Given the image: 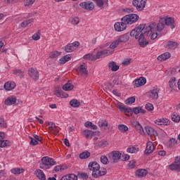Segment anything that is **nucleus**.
I'll list each match as a JSON object with an SVG mask.
<instances>
[{
  "mask_svg": "<svg viewBox=\"0 0 180 180\" xmlns=\"http://www.w3.org/2000/svg\"><path fill=\"white\" fill-rule=\"evenodd\" d=\"M149 32H155V22H150L147 26L145 24H141L131 31L130 37L139 39L141 36L146 34V33H149Z\"/></svg>",
  "mask_w": 180,
  "mask_h": 180,
  "instance_id": "1",
  "label": "nucleus"
},
{
  "mask_svg": "<svg viewBox=\"0 0 180 180\" xmlns=\"http://www.w3.org/2000/svg\"><path fill=\"white\" fill-rule=\"evenodd\" d=\"M89 169L92 172L93 178H99L106 175L107 170L105 168H101L99 164L96 162H90L89 163Z\"/></svg>",
  "mask_w": 180,
  "mask_h": 180,
  "instance_id": "2",
  "label": "nucleus"
},
{
  "mask_svg": "<svg viewBox=\"0 0 180 180\" xmlns=\"http://www.w3.org/2000/svg\"><path fill=\"white\" fill-rule=\"evenodd\" d=\"M53 165H57V162L49 156L43 157L41 161H39V168H41V169H50Z\"/></svg>",
  "mask_w": 180,
  "mask_h": 180,
  "instance_id": "3",
  "label": "nucleus"
},
{
  "mask_svg": "<svg viewBox=\"0 0 180 180\" xmlns=\"http://www.w3.org/2000/svg\"><path fill=\"white\" fill-rule=\"evenodd\" d=\"M137 20H139L137 14H129L122 18V21L125 22L127 25H133V23H136Z\"/></svg>",
  "mask_w": 180,
  "mask_h": 180,
  "instance_id": "4",
  "label": "nucleus"
},
{
  "mask_svg": "<svg viewBox=\"0 0 180 180\" xmlns=\"http://www.w3.org/2000/svg\"><path fill=\"white\" fill-rule=\"evenodd\" d=\"M146 4H147V0H133L132 5L135 6L137 11L141 12V11H144V8H146Z\"/></svg>",
  "mask_w": 180,
  "mask_h": 180,
  "instance_id": "5",
  "label": "nucleus"
},
{
  "mask_svg": "<svg viewBox=\"0 0 180 180\" xmlns=\"http://www.w3.org/2000/svg\"><path fill=\"white\" fill-rule=\"evenodd\" d=\"M108 158L111 162H117L122 158V153L118 150H114L108 154Z\"/></svg>",
  "mask_w": 180,
  "mask_h": 180,
  "instance_id": "6",
  "label": "nucleus"
},
{
  "mask_svg": "<svg viewBox=\"0 0 180 180\" xmlns=\"http://www.w3.org/2000/svg\"><path fill=\"white\" fill-rule=\"evenodd\" d=\"M169 169L170 171H178L180 172V156L174 158V162L169 165Z\"/></svg>",
  "mask_w": 180,
  "mask_h": 180,
  "instance_id": "7",
  "label": "nucleus"
},
{
  "mask_svg": "<svg viewBox=\"0 0 180 180\" xmlns=\"http://www.w3.org/2000/svg\"><path fill=\"white\" fill-rule=\"evenodd\" d=\"M78 47H79V42L76 41L72 44L66 45L65 47V51H66V53H72V51L77 50Z\"/></svg>",
  "mask_w": 180,
  "mask_h": 180,
  "instance_id": "8",
  "label": "nucleus"
},
{
  "mask_svg": "<svg viewBox=\"0 0 180 180\" xmlns=\"http://www.w3.org/2000/svg\"><path fill=\"white\" fill-rule=\"evenodd\" d=\"M28 75L32 78V79H33V81H37L39 78V71H37V69L36 68H28Z\"/></svg>",
  "mask_w": 180,
  "mask_h": 180,
  "instance_id": "9",
  "label": "nucleus"
},
{
  "mask_svg": "<svg viewBox=\"0 0 180 180\" xmlns=\"http://www.w3.org/2000/svg\"><path fill=\"white\" fill-rule=\"evenodd\" d=\"M111 54H113V51H111L110 50H104L97 52L96 55L94 56V57L96 60H98L99 58H105V57H108V56H111Z\"/></svg>",
  "mask_w": 180,
  "mask_h": 180,
  "instance_id": "10",
  "label": "nucleus"
},
{
  "mask_svg": "<svg viewBox=\"0 0 180 180\" xmlns=\"http://www.w3.org/2000/svg\"><path fill=\"white\" fill-rule=\"evenodd\" d=\"M76 71L79 74V75H83L84 77H88V69H86V65L85 63L80 65L76 70Z\"/></svg>",
  "mask_w": 180,
  "mask_h": 180,
  "instance_id": "11",
  "label": "nucleus"
},
{
  "mask_svg": "<svg viewBox=\"0 0 180 180\" xmlns=\"http://www.w3.org/2000/svg\"><path fill=\"white\" fill-rule=\"evenodd\" d=\"M114 27L116 32H123V30H126L127 24L124 21H122L121 22H115Z\"/></svg>",
  "mask_w": 180,
  "mask_h": 180,
  "instance_id": "12",
  "label": "nucleus"
},
{
  "mask_svg": "<svg viewBox=\"0 0 180 180\" xmlns=\"http://www.w3.org/2000/svg\"><path fill=\"white\" fill-rule=\"evenodd\" d=\"M132 127H134L136 131L140 134H144V129L139 121L133 120L131 122Z\"/></svg>",
  "mask_w": 180,
  "mask_h": 180,
  "instance_id": "13",
  "label": "nucleus"
},
{
  "mask_svg": "<svg viewBox=\"0 0 180 180\" xmlns=\"http://www.w3.org/2000/svg\"><path fill=\"white\" fill-rule=\"evenodd\" d=\"M11 142L8 140H5V133L0 132V147L5 148L9 147Z\"/></svg>",
  "mask_w": 180,
  "mask_h": 180,
  "instance_id": "14",
  "label": "nucleus"
},
{
  "mask_svg": "<svg viewBox=\"0 0 180 180\" xmlns=\"http://www.w3.org/2000/svg\"><path fill=\"white\" fill-rule=\"evenodd\" d=\"M79 5L83 9L86 11H93L95 8V5L92 1L82 2Z\"/></svg>",
  "mask_w": 180,
  "mask_h": 180,
  "instance_id": "15",
  "label": "nucleus"
},
{
  "mask_svg": "<svg viewBox=\"0 0 180 180\" xmlns=\"http://www.w3.org/2000/svg\"><path fill=\"white\" fill-rule=\"evenodd\" d=\"M134 82L135 84L134 85V88H140V86H143V85H146L147 79L146 77H139V79H135Z\"/></svg>",
  "mask_w": 180,
  "mask_h": 180,
  "instance_id": "16",
  "label": "nucleus"
},
{
  "mask_svg": "<svg viewBox=\"0 0 180 180\" xmlns=\"http://www.w3.org/2000/svg\"><path fill=\"white\" fill-rule=\"evenodd\" d=\"M159 93H160V89L155 88L149 91L148 96L150 99L155 100L158 98Z\"/></svg>",
  "mask_w": 180,
  "mask_h": 180,
  "instance_id": "17",
  "label": "nucleus"
},
{
  "mask_svg": "<svg viewBox=\"0 0 180 180\" xmlns=\"http://www.w3.org/2000/svg\"><path fill=\"white\" fill-rule=\"evenodd\" d=\"M4 88L6 91H13L16 88V83L15 82L8 81L4 84Z\"/></svg>",
  "mask_w": 180,
  "mask_h": 180,
  "instance_id": "18",
  "label": "nucleus"
},
{
  "mask_svg": "<svg viewBox=\"0 0 180 180\" xmlns=\"http://www.w3.org/2000/svg\"><path fill=\"white\" fill-rule=\"evenodd\" d=\"M165 23L167 26H169L171 29H175V19L171 17L165 18Z\"/></svg>",
  "mask_w": 180,
  "mask_h": 180,
  "instance_id": "19",
  "label": "nucleus"
},
{
  "mask_svg": "<svg viewBox=\"0 0 180 180\" xmlns=\"http://www.w3.org/2000/svg\"><path fill=\"white\" fill-rule=\"evenodd\" d=\"M178 42L174 41H168L166 43L165 48L167 50H175L178 47Z\"/></svg>",
  "mask_w": 180,
  "mask_h": 180,
  "instance_id": "20",
  "label": "nucleus"
},
{
  "mask_svg": "<svg viewBox=\"0 0 180 180\" xmlns=\"http://www.w3.org/2000/svg\"><path fill=\"white\" fill-rule=\"evenodd\" d=\"M164 27H165V18H160L158 25L157 23H155V30L162 32Z\"/></svg>",
  "mask_w": 180,
  "mask_h": 180,
  "instance_id": "21",
  "label": "nucleus"
},
{
  "mask_svg": "<svg viewBox=\"0 0 180 180\" xmlns=\"http://www.w3.org/2000/svg\"><path fill=\"white\" fill-rule=\"evenodd\" d=\"M136 40H138L140 47H146V46H148V41L146 39L144 35H142L139 37V38H137Z\"/></svg>",
  "mask_w": 180,
  "mask_h": 180,
  "instance_id": "22",
  "label": "nucleus"
},
{
  "mask_svg": "<svg viewBox=\"0 0 180 180\" xmlns=\"http://www.w3.org/2000/svg\"><path fill=\"white\" fill-rule=\"evenodd\" d=\"M154 151V144L151 141H148L146 144V148L145 150L144 154L148 155Z\"/></svg>",
  "mask_w": 180,
  "mask_h": 180,
  "instance_id": "23",
  "label": "nucleus"
},
{
  "mask_svg": "<svg viewBox=\"0 0 180 180\" xmlns=\"http://www.w3.org/2000/svg\"><path fill=\"white\" fill-rule=\"evenodd\" d=\"M154 123L159 126H168L169 124V120L167 118L158 119L154 121Z\"/></svg>",
  "mask_w": 180,
  "mask_h": 180,
  "instance_id": "24",
  "label": "nucleus"
},
{
  "mask_svg": "<svg viewBox=\"0 0 180 180\" xmlns=\"http://www.w3.org/2000/svg\"><path fill=\"white\" fill-rule=\"evenodd\" d=\"M34 175L39 180H46V174H44V172L40 169H37L34 171Z\"/></svg>",
  "mask_w": 180,
  "mask_h": 180,
  "instance_id": "25",
  "label": "nucleus"
},
{
  "mask_svg": "<svg viewBox=\"0 0 180 180\" xmlns=\"http://www.w3.org/2000/svg\"><path fill=\"white\" fill-rule=\"evenodd\" d=\"M145 130L150 137H155L157 136V131L154 130V129L150 126H147L145 127Z\"/></svg>",
  "mask_w": 180,
  "mask_h": 180,
  "instance_id": "26",
  "label": "nucleus"
},
{
  "mask_svg": "<svg viewBox=\"0 0 180 180\" xmlns=\"http://www.w3.org/2000/svg\"><path fill=\"white\" fill-rule=\"evenodd\" d=\"M16 101H18L16 99V97L15 96H11L8 98H7L4 103H5V105H6L7 106H11L12 105H15V103H16Z\"/></svg>",
  "mask_w": 180,
  "mask_h": 180,
  "instance_id": "27",
  "label": "nucleus"
},
{
  "mask_svg": "<svg viewBox=\"0 0 180 180\" xmlns=\"http://www.w3.org/2000/svg\"><path fill=\"white\" fill-rule=\"evenodd\" d=\"M168 58H171V53L165 52L160 56H159L157 58L158 61H166Z\"/></svg>",
  "mask_w": 180,
  "mask_h": 180,
  "instance_id": "28",
  "label": "nucleus"
},
{
  "mask_svg": "<svg viewBox=\"0 0 180 180\" xmlns=\"http://www.w3.org/2000/svg\"><path fill=\"white\" fill-rule=\"evenodd\" d=\"M147 174H148V171L144 169H139L136 171V176H138V178L146 176Z\"/></svg>",
  "mask_w": 180,
  "mask_h": 180,
  "instance_id": "29",
  "label": "nucleus"
},
{
  "mask_svg": "<svg viewBox=\"0 0 180 180\" xmlns=\"http://www.w3.org/2000/svg\"><path fill=\"white\" fill-rule=\"evenodd\" d=\"M117 40L120 43H127V41L130 40V37L129 36V34H122L117 39Z\"/></svg>",
  "mask_w": 180,
  "mask_h": 180,
  "instance_id": "30",
  "label": "nucleus"
},
{
  "mask_svg": "<svg viewBox=\"0 0 180 180\" xmlns=\"http://www.w3.org/2000/svg\"><path fill=\"white\" fill-rule=\"evenodd\" d=\"M13 74L17 77H20V78H23V77H25V72L22 71L20 69L13 70Z\"/></svg>",
  "mask_w": 180,
  "mask_h": 180,
  "instance_id": "31",
  "label": "nucleus"
},
{
  "mask_svg": "<svg viewBox=\"0 0 180 180\" xmlns=\"http://www.w3.org/2000/svg\"><path fill=\"white\" fill-rule=\"evenodd\" d=\"M132 112H134L135 115H139V113H142V115H144L146 111L141 107H136L133 108Z\"/></svg>",
  "mask_w": 180,
  "mask_h": 180,
  "instance_id": "32",
  "label": "nucleus"
},
{
  "mask_svg": "<svg viewBox=\"0 0 180 180\" xmlns=\"http://www.w3.org/2000/svg\"><path fill=\"white\" fill-rule=\"evenodd\" d=\"M63 91H72L74 89V86L70 82L66 83L63 86Z\"/></svg>",
  "mask_w": 180,
  "mask_h": 180,
  "instance_id": "33",
  "label": "nucleus"
},
{
  "mask_svg": "<svg viewBox=\"0 0 180 180\" xmlns=\"http://www.w3.org/2000/svg\"><path fill=\"white\" fill-rule=\"evenodd\" d=\"M25 170L23 169H20L19 167L13 168L11 170V174L14 175H20Z\"/></svg>",
  "mask_w": 180,
  "mask_h": 180,
  "instance_id": "34",
  "label": "nucleus"
},
{
  "mask_svg": "<svg viewBox=\"0 0 180 180\" xmlns=\"http://www.w3.org/2000/svg\"><path fill=\"white\" fill-rule=\"evenodd\" d=\"M108 67L109 68H111V71L113 72L117 71V70L120 68L119 65H116V63L113 61L109 63Z\"/></svg>",
  "mask_w": 180,
  "mask_h": 180,
  "instance_id": "35",
  "label": "nucleus"
},
{
  "mask_svg": "<svg viewBox=\"0 0 180 180\" xmlns=\"http://www.w3.org/2000/svg\"><path fill=\"white\" fill-rule=\"evenodd\" d=\"M91 157V153L89 151H84L79 154V158L81 160H86V158H89Z\"/></svg>",
  "mask_w": 180,
  "mask_h": 180,
  "instance_id": "36",
  "label": "nucleus"
},
{
  "mask_svg": "<svg viewBox=\"0 0 180 180\" xmlns=\"http://www.w3.org/2000/svg\"><path fill=\"white\" fill-rule=\"evenodd\" d=\"M171 116H172V120L173 122H175L176 123H179L180 117L179 113L173 112Z\"/></svg>",
  "mask_w": 180,
  "mask_h": 180,
  "instance_id": "37",
  "label": "nucleus"
},
{
  "mask_svg": "<svg viewBox=\"0 0 180 180\" xmlns=\"http://www.w3.org/2000/svg\"><path fill=\"white\" fill-rule=\"evenodd\" d=\"M94 2H96L97 6L98 8H103V4H108V0H93Z\"/></svg>",
  "mask_w": 180,
  "mask_h": 180,
  "instance_id": "38",
  "label": "nucleus"
},
{
  "mask_svg": "<svg viewBox=\"0 0 180 180\" xmlns=\"http://www.w3.org/2000/svg\"><path fill=\"white\" fill-rule=\"evenodd\" d=\"M127 153H130L131 154L139 153V147L130 146L127 149Z\"/></svg>",
  "mask_w": 180,
  "mask_h": 180,
  "instance_id": "39",
  "label": "nucleus"
},
{
  "mask_svg": "<svg viewBox=\"0 0 180 180\" xmlns=\"http://www.w3.org/2000/svg\"><path fill=\"white\" fill-rule=\"evenodd\" d=\"M55 94L56 96H58V98H68V94H65L63 91H56Z\"/></svg>",
  "mask_w": 180,
  "mask_h": 180,
  "instance_id": "40",
  "label": "nucleus"
},
{
  "mask_svg": "<svg viewBox=\"0 0 180 180\" xmlns=\"http://www.w3.org/2000/svg\"><path fill=\"white\" fill-rule=\"evenodd\" d=\"M30 23H33V18H30L23 21L22 22H21L20 26L21 27H27L28 25H30Z\"/></svg>",
  "mask_w": 180,
  "mask_h": 180,
  "instance_id": "41",
  "label": "nucleus"
},
{
  "mask_svg": "<svg viewBox=\"0 0 180 180\" xmlns=\"http://www.w3.org/2000/svg\"><path fill=\"white\" fill-rule=\"evenodd\" d=\"M70 106H72V108H78L79 105H81V103L77 99H73L70 101Z\"/></svg>",
  "mask_w": 180,
  "mask_h": 180,
  "instance_id": "42",
  "label": "nucleus"
},
{
  "mask_svg": "<svg viewBox=\"0 0 180 180\" xmlns=\"http://www.w3.org/2000/svg\"><path fill=\"white\" fill-rule=\"evenodd\" d=\"M85 127H91L93 130H96L98 129V127L95 124H94L91 122L87 121L84 124Z\"/></svg>",
  "mask_w": 180,
  "mask_h": 180,
  "instance_id": "43",
  "label": "nucleus"
},
{
  "mask_svg": "<svg viewBox=\"0 0 180 180\" xmlns=\"http://www.w3.org/2000/svg\"><path fill=\"white\" fill-rule=\"evenodd\" d=\"M84 60H91V61H94L96 60L95 56L92 53H87L83 56Z\"/></svg>",
  "mask_w": 180,
  "mask_h": 180,
  "instance_id": "44",
  "label": "nucleus"
},
{
  "mask_svg": "<svg viewBox=\"0 0 180 180\" xmlns=\"http://www.w3.org/2000/svg\"><path fill=\"white\" fill-rule=\"evenodd\" d=\"M49 131L51 133V134H53V136H57V134L60 133V131L58 130V127L51 128L49 129Z\"/></svg>",
  "mask_w": 180,
  "mask_h": 180,
  "instance_id": "45",
  "label": "nucleus"
},
{
  "mask_svg": "<svg viewBox=\"0 0 180 180\" xmlns=\"http://www.w3.org/2000/svg\"><path fill=\"white\" fill-rule=\"evenodd\" d=\"M118 129L121 133H126V131H129V127L124 124L119 125Z\"/></svg>",
  "mask_w": 180,
  "mask_h": 180,
  "instance_id": "46",
  "label": "nucleus"
},
{
  "mask_svg": "<svg viewBox=\"0 0 180 180\" xmlns=\"http://www.w3.org/2000/svg\"><path fill=\"white\" fill-rule=\"evenodd\" d=\"M60 52L55 51L50 54L49 58H51L52 60L54 58H57V57H58V56H60Z\"/></svg>",
  "mask_w": 180,
  "mask_h": 180,
  "instance_id": "47",
  "label": "nucleus"
},
{
  "mask_svg": "<svg viewBox=\"0 0 180 180\" xmlns=\"http://www.w3.org/2000/svg\"><path fill=\"white\" fill-rule=\"evenodd\" d=\"M176 144H178V141H176V139H175L174 138L170 139V140L169 141V147H175V146H176Z\"/></svg>",
  "mask_w": 180,
  "mask_h": 180,
  "instance_id": "48",
  "label": "nucleus"
},
{
  "mask_svg": "<svg viewBox=\"0 0 180 180\" xmlns=\"http://www.w3.org/2000/svg\"><path fill=\"white\" fill-rule=\"evenodd\" d=\"M155 32H157V30H155L153 32L150 31L149 32H148V34H152L150 37L151 40H155V39L158 37V34Z\"/></svg>",
  "mask_w": 180,
  "mask_h": 180,
  "instance_id": "49",
  "label": "nucleus"
},
{
  "mask_svg": "<svg viewBox=\"0 0 180 180\" xmlns=\"http://www.w3.org/2000/svg\"><path fill=\"white\" fill-rule=\"evenodd\" d=\"M175 81L176 79L174 77L170 79L169 82L170 88H174L175 86H176V83L175 82Z\"/></svg>",
  "mask_w": 180,
  "mask_h": 180,
  "instance_id": "50",
  "label": "nucleus"
},
{
  "mask_svg": "<svg viewBox=\"0 0 180 180\" xmlns=\"http://www.w3.org/2000/svg\"><path fill=\"white\" fill-rule=\"evenodd\" d=\"M98 126H99V127H108V121L103 120L99 121Z\"/></svg>",
  "mask_w": 180,
  "mask_h": 180,
  "instance_id": "51",
  "label": "nucleus"
},
{
  "mask_svg": "<svg viewBox=\"0 0 180 180\" xmlns=\"http://www.w3.org/2000/svg\"><path fill=\"white\" fill-rule=\"evenodd\" d=\"M123 113H125V115L127 116H130L129 114L127 113H133V110L130 108H127L125 106V108H124L123 110L122 111Z\"/></svg>",
  "mask_w": 180,
  "mask_h": 180,
  "instance_id": "52",
  "label": "nucleus"
},
{
  "mask_svg": "<svg viewBox=\"0 0 180 180\" xmlns=\"http://www.w3.org/2000/svg\"><path fill=\"white\" fill-rule=\"evenodd\" d=\"M83 134L86 137V139H89V136H92V131L89 129H86L83 131Z\"/></svg>",
  "mask_w": 180,
  "mask_h": 180,
  "instance_id": "53",
  "label": "nucleus"
},
{
  "mask_svg": "<svg viewBox=\"0 0 180 180\" xmlns=\"http://www.w3.org/2000/svg\"><path fill=\"white\" fill-rule=\"evenodd\" d=\"M128 168L129 169H134V168H136V161L134 160H132L129 162Z\"/></svg>",
  "mask_w": 180,
  "mask_h": 180,
  "instance_id": "54",
  "label": "nucleus"
},
{
  "mask_svg": "<svg viewBox=\"0 0 180 180\" xmlns=\"http://www.w3.org/2000/svg\"><path fill=\"white\" fill-rule=\"evenodd\" d=\"M119 44H120V42H119V40L117 39L112 42V44L110 45V49H116Z\"/></svg>",
  "mask_w": 180,
  "mask_h": 180,
  "instance_id": "55",
  "label": "nucleus"
},
{
  "mask_svg": "<svg viewBox=\"0 0 180 180\" xmlns=\"http://www.w3.org/2000/svg\"><path fill=\"white\" fill-rule=\"evenodd\" d=\"M101 162H102V164L106 165L109 162V159H108V157H106V155H102L101 157Z\"/></svg>",
  "mask_w": 180,
  "mask_h": 180,
  "instance_id": "56",
  "label": "nucleus"
},
{
  "mask_svg": "<svg viewBox=\"0 0 180 180\" xmlns=\"http://www.w3.org/2000/svg\"><path fill=\"white\" fill-rule=\"evenodd\" d=\"M70 20L72 25H78L79 23V18L78 17L72 18Z\"/></svg>",
  "mask_w": 180,
  "mask_h": 180,
  "instance_id": "57",
  "label": "nucleus"
},
{
  "mask_svg": "<svg viewBox=\"0 0 180 180\" xmlns=\"http://www.w3.org/2000/svg\"><path fill=\"white\" fill-rule=\"evenodd\" d=\"M98 147H106L108 146V141L102 140L97 143Z\"/></svg>",
  "mask_w": 180,
  "mask_h": 180,
  "instance_id": "58",
  "label": "nucleus"
},
{
  "mask_svg": "<svg viewBox=\"0 0 180 180\" xmlns=\"http://www.w3.org/2000/svg\"><path fill=\"white\" fill-rule=\"evenodd\" d=\"M134 102H136V98H134V96L129 97V98H127V100L126 101V103H127V105H131V103H134Z\"/></svg>",
  "mask_w": 180,
  "mask_h": 180,
  "instance_id": "59",
  "label": "nucleus"
},
{
  "mask_svg": "<svg viewBox=\"0 0 180 180\" xmlns=\"http://www.w3.org/2000/svg\"><path fill=\"white\" fill-rule=\"evenodd\" d=\"M32 40L37 41V40H40V32H36L32 35Z\"/></svg>",
  "mask_w": 180,
  "mask_h": 180,
  "instance_id": "60",
  "label": "nucleus"
},
{
  "mask_svg": "<svg viewBox=\"0 0 180 180\" xmlns=\"http://www.w3.org/2000/svg\"><path fill=\"white\" fill-rule=\"evenodd\" d=\"M145 108L147 110H149L150 112H151V110H154V105H153V104L150 103L146 104Z\"/></svg>",
  "mask_w": 180,
  "mask_h": 180,
  "instance_id": "61",
  "label": "nucleus"
},
{
  "mask_svg": "<svg viewBox=\"0 0 180 180\" xmlns=\"http://www.w3.org/2000/svg\"><path fill=\"white\" fill-rule=\"evenodd\" d=\"M36 0H24V4L25 6H30V5H33Z\"/></svg>",
  "mask_w": 180,
  "mask_h": 180,
  "instance_id": "62",
  "label": "nucleus"
},
{
  "mask_svg": "<svg viewBox=\"0 0 180 180\" xmlns=\"http://www.w3.org/2000/svg\"><path fill=\"white\" fill-rule=\"evenodd\" d=\"M29 138L31 140L30 142V146H37V144H39V142L36 141L34 138L32 136H30Z\"/></svg>",
  "mask_w": 180,
  "mask_h": 180,
  "instance_id": "63",
  "label": "nucleus"
},
{
  "mask_svg": "<svg viewBox=\"0 0 180 180\" xmlns=\"http://www.w3.org/2000/svg\"><path fill=\"white\" fill-rule=\"evenodd\" d=\"M34 139L37 141H40V143H43V138L39 136V135L37 134H34L33 135Z\"/></svg>",
  "mask_w": 180,
  "mask_h": 180,
  "instance_id": "64",
  "label": "nucleus"
}]
</instances>
